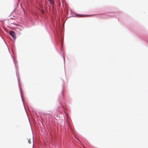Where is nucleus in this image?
Masks as SVG:
<instances>
[{
    "instance_id": "f03ea898",
    "label": "nucleus",
    "mask_w": 148,
    "mask_h": 148,
    "mask_svg": "<svg viewBox=\"0 0 148 148\" xmlns=\"http://www.w3.org/2000/svg\"><path fill=\"white\" fill-rule=\"evenodd\" d=\"M50 2L51 3V4H52L53 5L54 4V2L53 1V0H49Z\"/></svg>"
},
{
    "instance_id": "7ed1b4c3",
    "label": "nucleus",
    "mask_w": 148,
    "mask_h": 148,
    "mask_svg": "<svg viewBox=\"0 0 148 148\" xmlns=\"http://www.w3.org/2000/svg\"><path fill=\"white\" fill-rule=\"evenodd\" d=\"M28 142L29 144H30L31 143V140L30 139H28Z\"/></svg>"
},
{
    "instance_id": "20e7f679",
    "label": "nucleus",
    "mask_w": 148,
    "mask_h": 148,
    "mask_svg": "<svg viewBox=\"0 0 148 148\" xmlns=\"http://www.w3.org/2000/svg\"><path fill=\"white\" fill-rule=\"evenodd\" d=\"M79 16L80 17H84V16H86V15H79Z\"/></svg>"
},
{
    "instance_id": "f257e3e1",
    "label": "nucleus",
    "mask_w": 148,
    "mask_h": 148,
    "mask_svg": "<svg viewBox=\"0 0 148 148\" xmlns=\"http://www.w3.org/2000/svg\"><path fill=\"white\" fill-rule=\"evenodd\" d=\"M10 34L12 36L14 39H16V36L15 33L14 32L12 31H10Z\"/></svg>"
}]
</instances>
